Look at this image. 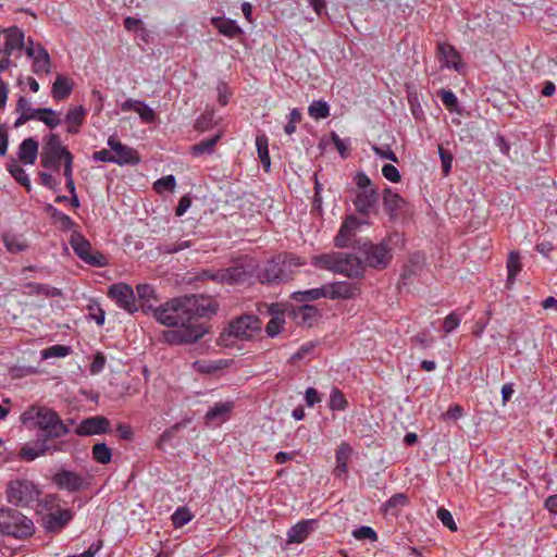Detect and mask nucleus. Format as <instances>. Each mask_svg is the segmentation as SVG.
<instances>
[{
    "instance_id": "1",
    "label": "nucleus",
    "mask_w": 557,
    "mask_h": 557,
    "mask_svg": "<svg viewBox=\"0 0 557 557\" xmlns=\"http://www.w3.org/2000/svg\"><path fill=\"white\" fill-rule=\"evenodd\" d=\"M218 311V304L210 297L190 295L176 297L158 306L153 318L162 325L173 327L162 333L171 345L190 344L203 337L208 329L200 320L210 319Z\"/></svg>"
},
{
    "instance_id": "2",
    "label": "nucleus",
    "mask_w": 557,
    "mask_h": 557,
    "mask_svg": "<svg viewBox=\"0 0 557 557\" xmlns=\"http://www.w3.org/2000/svg\"><path fill=\"white\" fill-rule=\"evenodd\" d=\"M21 423L29 430H38L40 438L48 443L64 441L70 433L69 425L59 413L46 406H29L20 417Z\"/></svg>"
},
{
    "instance_id": "3",
    "label": "nucleus",
    "mask_w": 557,
    "mask_h": 557,
    "mask_svg": "<svg viewBox=\"0 0 557 557\" xmlns=\"http://www.w3.org/2000/svg\"><path fill=\"white\" fill-rule=\"evenodd\" d=\"M312 263L317 268L343 274L347 277L359 278L364 274L361 258L352 253L332 251L314 256Z\"/></svg>"
},
{
    "instance_id": "4",
    "label": "nucleus",
    "mask_w": 557,
    "mask_h": 557,
    "mask_svg": "<svg viewBox=\"0 0 557 557\" xmlns=\"http://www.w3.org/2000/svg\"><path fill=\"white\" fill-rule=\"evenodd\" d=\"M0 532L18 540L28 539L35 533V524L21 511L13 508L0 509Z\"/></svg>"
},
{
    "instance_id": "5",
    "label": "nucleus",
    "mask_w": 557,
    "mask_h": 557,
    "mask_svg": "<svg viewBox=\"0 0 557 557\" xmlns=\"http://www.w3.org/2000/svg\"><path fill=\"white\" fill-rule=\"evenodd\" d=\"M358 251L361 255L363 271L366 268L385 270L393 259V249L387 240L377 244L366 240L358 246Z\"/></svg>"
},
{
    "instance_id": "6",
    "label": "nucleus",
    "mask_w": 557,
    "mask_h": 557,
    "mask_svg": "<svg viewBox=\"0 0 557 557\" xmlns=\"http://www.w3.org/2000/svg\"><path fill=\"white\" fill-rule=\"evenodd\" d=\"M70 441H55L53 443H48L45 440L38 437L36 442L26 443L22 446V448L18 451V458L21 460L29 462L47 455L66 453L70 450Z\"/></svg>"
},
{
    "instance_id": "7",
    "label": "nucleus",
    "mask_w": 557,
    "mask_h": 557,
    "mask_svg": "<svg viewBox=\"0 0 557 557\" xmlns=\"http://www.w3.org/2000/svg\"><path fill=\"white\" fill-rule=\"evenodd\" d=\"M72 154L61 143L60 136L50 133L46 138L41 150V165L50 170H59L61 161Z\"/></svg>"
},
{
    "instance_id": "8",
    "label": "nucleus",
    "mask_w": 557,
    "mask_h": 557,
    "mask_svg": "<svg viewBox=\"0 0 557 557\" xmlns=\"http://www.w3.org/2000/svg\"><path fill=\"white\" fill-rule=\"evenodd\" d=\"M3 42H0V72L7 71L12 62L10 57L15 50H22L25 46V34L16 26L2 32Z\"/></svg>"
},
{
    "instance_id": "9",
    "label": "nucleus",
    "mask_w": 557,
    "mask_h": 557,
    "mask_svg": "<svg viewBox=\"0 0 557 557\" xmlns=\"http://www.w3.org/2000/svg\"><path fill=\"white\" fill-rule=\"evenodd\" d=\"M7 495L11 504L27 507L38 500L40 491L29 480H16L9 483Z\"/></svg>"
},
{
    "instance_id": "10",
    "label": "nucleus",
    "mask_w": 557,
    "mask_h": 557,
    "mask_svg": "<svg viewBox=\"0 0 557 557\" xmlns=\"http://www.w3.org/2000/svg\"><path fill=\"white\" fill-rule=\"evenodd\" d=\"M70 244L74 252L84 262L96 267L107 265V258L102 253L94 251L90 243L82 234L74 232L71 235Z\"/></svg>"
},
{
    "instance_id": "11",
    "label": "nucleus",
    "mask_w": 557,
    "mask_h": 557,
    "mask_svg": "<svg viewBox=\"0 0 557 557\" xmlns=\"http://www.w3.org/2000/svg\"><path fill=\"white\" fill-rule=\"evenodd\" d=\"M261 329V321L257 315L248 314L234 320L228 326V336L240 341L251 339Z\"/></svg>"
},
{
    "instance_id": "12",
    "label": "nucleus",
    "mask_w": 557,
    "mask_h": 557,
    "mask_svg": "<svg viewBox=\"0 0 557 557\" xmlns=\"http://www.w3.org/2000/svg\"><path fill=\"white\" fill-rule=\"evenodd\" d=\"M52 483L59 490H65L69 493H76L82 490H85L88 486V480L81 473L60 469L52 476Z\"/></svg>"
},
{
    "instance_id": "13",
    "label": "nucleus",
    "mask_w": 557,
    "mask_h": 557,
    "mask_svg": "<svg viewBox=\"0 0 557 557\" xmlns=\"http://www.w3.org/2000/svg\"><path fill=\"white\" fill-rule=\"evenodd\" d=\"M108 296L115 301L119 308L128 313L138 311L134 289L126 283H116L109 287Z\"/></svg>"
},
{
    "instance_id": "14",
    "label": "nucleus",
    "mask_w": 557,
    "mask_h": 557,
    "mask_svg": "<svg viewBox=\"0 0 557 557\" xmlns=\"http://www.w3.org/2000/svg\"><path fill=\"white\" fill-rule=\"evenodd\" d=\"M73 517L74 512L71 509L59 508L44 516L42 527L47 533H58L69 524Z\"/></svg>"
},
{
    "instance_id": "15",
    "label": "nucleus",
    "mask_w": 557,
    "mask_h": 557,
    "mask_svg": "<svg viewBox=\"0 0 557 557\" xmlns=\"http://www.w3.org/2000/svg\"><path fill=\"white\" fill-rule=\"evenodd\" d=\"M26 55L32 59V70L35 74H49L51 72V58L48 50L39 42L37 47H26Z\"/></svg>"
},
{
    "instance_id": "16",
    "label": "nucleus",
    "mask_w": 557,
    "mask_h": 557,
    "mask_svg": "<svg viewBox=\"0 0 557 557\" xmlns=\"http://www.w3.org/2000/svg\"><path fill=\"white\" fill-rule=\"evenodd\" d=\"M286 260H281V256L268 261L263 270L259 273L261 283H278L288 278L286 273Z\"/></svg>"
},
{
    "instance_id": "17",
    "label": "nucleus",
    "mask_w": 557,
    "mask_h": 557,
    "mask_svg": "<svg viewBox=\"0 0 557 557\" xmlns=\"http://www.w3.org/2000/svg\"><path fill=\"white\" fill-rule=\"evenodd\" d=\"M108 432H110V421L103 416L86 418L75 429V433L79 436H91Z\"/></svg>"
},
{
    "instance_id": "18",
    "label": "nucleus",
    "mask_w": 557,
    "mask_h": 557,
    "mask_svg": "<svg viewBox=\"0 0 557 557\" xmlns=\"http://www.w3.org/2000/svg\"><path fill=\"white\" fill-rule=\"evenodd\" d=\"M108 146L114 152L115 161L117 164H137L140 161V158L137 154V151L128 146L123 145L120 140H117L114 136H110L108 139Z\"/></svg>"
},
{
    "instance_id": "19",
    "label": "nucleus",
    "mask_w": 557,
    "mask_h": 557,
    "mask_svg": "<svg viewBox=\"0 0 557 557\" xmlns=\"http://www.w3.org/2000/svg\"><path fill=\"white\" fill-rule=\"evenodd\" d=\"M360 224L361 222L355 215H348L334 238L335 246L338 248L347 247L356 235Z\"/></svg>"
},
{
    "instance_id": "20",
    "label": "nucleus",
    "mask_w": 557,
    "mask_h": 557,
    "mask_svg": "<svg viewBox=\"0 0 557 557\" xmlns=\"http://www.w3.org/2000/svg\"><path fill=\"white\" fill-rule=\"evenodd\" d=\"M136 292L143 311H150L153 314V310L158 308L156 305L159 301L154 287L147 283L138 284L136 286Z\"/></svg>"
},
{
    "instance_id": "21",
    "label": "nucleus",
    "mask_w": 557,
    "mask_h": 557,
    "mask_svg": "<svg viewBox=\"0 0 557 557\" xmlns=\"http://www.w3.org/2000/svg\"><path fill=\"white\" fill-rule=\"evenodd\" d=\"M379 200V194L375 188H369L368 190H358L356 198L354 199V206L356 210L364 215H368L371 209L375 206Z\"/></svg>"
},
{
    "instance_id": "22",
    "label": "nucleus",
    "mask_w": 557,
    "mask_h": 557,
    "mask_svg": "<svg viewBox=\"0 0 557 557\" xmlns=\"http://www.w3.org/2000/svg\"><path fill=\"white\" fill-rule=\"evenodd\" d=\"M352 455V447L347 442H342L336 449V466L333 470L335 476H343L347 474L348 462Z\"/></svg>"
},
{
    "instance_id": "23",
    "label": "nucleus",
    "mask_w": 557,
    "mask_h": 557,
    "mask_svg": "<svg viewBox=\"0 0 557 557\" xmlns=\"http://www.w3.org/2000/svg\"><path fill=\"white\" fill-rule=\"evenodd\" d=\"M313 523H315V520L310 519V520H301L298 523H296L295 525H293L287 532V543L288 544L302 543L310 534Z\"/></svg>"
},
{
    "instance_id": "24",
    "label": "nucleus",
    "mask_w": 557,
    "mask_h": 557,
    "mask_svg": "<svg viewBox=\"0 0 557 557\" xmlns=\"http://www.w3.org/2000/svg\"><path fill=\"white\" fill-rule=\"evenodd\" d=\"M269 313L271 314V319L265 326V332L268 336L274 337L276 336L285 323L284 311L281 309L278 304H272L269 307Z\"/></svg>"
},
{
    "instance_id": "25",
    "label": "nucleus",
    "mask_w": 557,
    "mask_h": 557,
    "mask_svg": "<svg viewBox=\"0 0 557 557\" xmlns=\"http://www.w3.org/2000/svg\"><path fill=\"white\" fill-rule=\"evenodd\" d=\"M323 286L325 298L329 299H349L355 294L352 286L346 282H336Z\"/></svg>"
},
{
    "instance_id": "26",
    "label": "nucleus",
    "mask_w": 557,
    "mask_h": 557,
    "mask_svg": "<svg viewBox=\"0 0 557 557\" xmlns=\"http://www.w3.org/2000/svg\"><path fill=\"white\" fill-rule=\"evenodd\" d=\"M18 159L24 164H34L38 154V141L29 137L24 139L18 147Z\"/></svg>"
},
{
    "instance_id": "27",
    "label": "nucleus",
    "mask_w": 557,
    "mask_h": 557,
    "mask_svg": "<svg viewBox=\"0 0 557 557\" xmlns=\"http://www.w3.org/2000/svg\"><path fill=\"white\" fill-rule=\"evenodd\" d=\"M211 23L222 35L228 38H236L243 34V29L234 20L218 16L212 17Z\"/></svg>"
},
{
    "instance_id": "28",
    "label": "nucleus",
    "mask_w": 557,
    "mask_h": 557,
    "mask_svg": "<svg viewBox=\"0 0 557 557\" xmlns=\"http://www.w3.org/2000/svg\"><path fill=\"white\" fill-rule=\"evenodd\" d=\"M73 90V82L62 74H58L52 84L51 96L54 100L66 99Z\"/></svg>"
},
{
    "instance_id": "29",
    "label": "nucleus",
    "mask_w": 557,
    "mask_h": 557,
    "mask_svg": "<svg viewBox=\"0 0 557 557\" xmlns=\"http://www.w3.org/2000/svg\"><path fill=\"white\" fill-rule=\"evenodd\" d=\"M318 315L319 311L312 305H302L293 310L294 320L301 325L311 326Z\"/></svg>"
},
{
    "instance_id": "30",
    "label": "nucleus",
    "mask_w": 557,
    "mask_h": 557,
    "mask_svg": "<svg viewBox=\"0 0 557 557\" xmlns=\"http://www.w3.org/2000/svg\"><path fill=\"white\" fill-rule=\"evenodd\" d=\"M249 273L242 265H235L227 269H222L220 278L226 284H238L245 282Z\"/></svg>"
},
{
    "instance_id": "31",
    "label": "nucleus",
    "mask_w": 557,
    "mask_h": 557,
    "mask_svg": "<svg viewBox=\"0 0 557 557\" xmlns=\"http://www.w3.org/2000/svg\"><path fill=\"white\" fill-rule=\"evenodd\" d=\"M86 114V110L83 106H78L75 108L69 109L65 115V123L67 124V133L76 134L79 131V126L82 125L84 117Z\"/></svg>"
},
{
    "instance_id": "32",
    "label": "nucleus",
    "mask_w": 557,
    "mask_h": 557,
    "mask_svg": "<svg viewBox=\"0 0 557 557\" xmlns=\"http://www.w3.org/2000/svg\"><path fill=\"white\" fill-rule=\"evenodd\" d=\"M438 52H440L441 57L444 59L445 65L447 67H453L456 71L460 70V67L462 65L461 58H460L459 53L457 52V50L453 46L446 45V44H440Z\"/></svg>"
},
{
    "instance_id": "33",
    "label": "nucleus",
    "mask_w": 557,
    "mask_h": 557,
    "mask_svg": "<svg viewBox=\"0 0 557 557\" xmlns=\"http://www.w3.org/2000/svg\"><path fill=\"white\" fill-rule=\"evenodd\" d=\"M233 401L215 403L214 406L207 411L205 419L208 422L215 420H225L233 410Z\"/></svg>"
},
{
    "instance_id": "34",
    "label": "nucleus",
    "mask_w": 557,
    "mask_h": 557,
    "mask_svg": "<svg viewBox=\"0 0 557 557\" xmlns=\"http://www.w3.org/2000/svg\"><path fill=\"white\" fill-rule=\"evenodd\" d=\"M508 276L507 285H512L516 281L517 275L522 270V263L520 253L518 251H510L506 263Z\"/></svg>"
},
{
    "instance_id": "35",
    "label": "nucleus",
    "mask_w": 557,
    "mask_h": 557,
    "mask_svg": "<svg viewBox=\"0 0 557 557\" xmlns=\"http://www.w3.org/2000/svg\"><path fill=\"white\" fill-rule=\"evenodd\" d=\"M404 202V199L397 193H394L391 188H386L384 190L383 205L389 215H395Z\"/></svg>"
},
{
    "instance_id": "36",
    "label": "nucleus",
    "mask_w": 557,
    "mask_h": 557,
    "mask_svg": "<svg viewBox=\"0 0 557 557\" xmlns=\"http://www.w3.org/2000/svg\"><path fill=\"white\" fill-rule=\"evenodd\" d=\"M221 138V134H216L210 138L203 139L196 145L190 147V153L194 157H199L202 154H211L214 151V147Z\"/></svg>"
},
{
    "instance_id": "37",
    "label": "nucleus",
    "mask_w": 557,
    "mask_h": 557,
    "mask_svg": "<svg viewBox=\"0 0 557 557\" xmlns=\"http://www.w3.org/2000/svg\"><path fill=\"white\" fill-rule=\"evenodd\" d=\"M268 137L262 134L258 135L256 137V146H257V152L258 157L262 163L263 169L268 172L271 166V159L269 154V148H268Z\"/></svg>"
},
{
    "instance_id": "38",
    "label": "nucleus",
    "mask_w": 557,
    "mask_h": 557,
    "mask_svg": "<svg viewBox=\"0 0 557 557\" xmlns=\"http://www.w3.org/2000/svg\"><path fill=\"white\" fill-rule=\"evenodd\" d=\"M92 458L96 462L107 465L111 461L112 450L106 443H97L92 446Z\"/></svg>"
},
{
    "instance_id": "39",
    "label": "nucleus",
    "mask_w": 557,
    "mask_h": 557,
    "mask_svg": "<svg viewBox=\"0 0 557 557\" xmlns=\"http://www.w3.org/2000/svg\"><path fill=\"white\" fill-rule=\"evenodd\" d=\"M36 112L37 119L50 128H55L61 123L57 112L50 108H39Z\"/></svg>"
},
{
    "instance_id": "40",
    "label": "nucleus",
    "mask_w": 557,
    "mask_h": 557,
    "mask_svg": "<svg viewBox=\"0 0 557 557\" xmlns=\"http://www.w3.org/2000/svg\"><path fill=\"white\" fill-rule=\"evenodd\" d=\"M348 407L345 395L337 388L333 387L330 394L329 408L333 411H344Z\"/></svg>"
},
{
    "instance_id": "41",
    "label": "nucleus",
    "mask_w": 557,
    "mask_h": 557,
    "mask_svg": "<svg viewBox=\"0 0 557 557\" xmlns=\"http://www.w3.org/2000/svg\"><path fill=\"white\" fill-rule=\"evenodd\" d=\"M320 298H325L324 286L292 294V299L296 301H311Z\"/></svg>"
},
{
    "instance_id": "42",
    "label": "nucleus",
    "mask_w": 557,
    "mask_h": 557,
    "mask_svg": "<svg viewBox=\"0 0 557 557\" xmlns=\"http://www.w3.org/2000/svg\"><path fill=\"white\" fill-rule=\"evenodd\" d=\"M308 113L314 120L326 119L330 115V107L325 101H313L308 108Z\"/></svg>"
},
{
    "instance_id": "43",
    "label": "nucleus",
    "mask_w": 557,
    "mask_h": 557,
    "mask_svg": "<svg viewBox=\"0 0 557 557\" xmlns=\"http://www.w3.org/2000/svg\"><path fill=\"white\" fill-rule=\"evenodd\" d=\"M47 211L51 213L52 219L58 222L63 230H71L74 226V221L53 206L48 205Z\"/></svg>"
},
{
    "instance_id": "44",
    "label": "nucleus",
    "mask_w": 557,
    "mask_h": 557,
    "mask_svg": "<svg viewBox=\"0 0 557 557\" xmlns=\"http://www.w3.org/2000/svg\"><path fill=\"white\" fill-rule=\"evenodd\" d=\"M8 170L16 182L24 186L28 191L30 190V180L21 165L12 163L9 165Z\"/></svg>"
},
{
    "instance_id": "45",
    "label": "nucleus",
    "mask_w": 557,
    "mask_h": 557,
    "mask_svg": "<svg viewBox=\"0 0 557 557\" xmlns=\"http://www.w3.org/2000/svg\"><path fill=\"white\" fill-rule=\"evenodd\" d=\"M174 528H182L193 519V515L187 507L177 508L171 517Z\"/></svg>"
},
{
    "instance_id": "46",
    "label": "nucleus",
    "mask_w": 557,
    "mask_h": 557,
    "mask_svg": "<svg viewBox=\"0 0 557 557\" xmlns=\"http://www.w3.org/2000/svg\"><path fill=\"white\" fill-rule=\"evenodd\" d=\"M3 242L10 252H20L27 247L24 239L11 234H4Z\"/></svg>"
},
{
    "instance_id": "47",
    "label": "nucleus",
    "mask_w": 557,
    "mask_h": 557,
    "mask_svg": "<svg viewBox=\"0 0 557 557\" xmlns=\"http://www.w3.org/2000/svg\"><path fill=\"white\" fill-rule=\"evenodd\" d=\"M71 348L69 346L64 345H53L50 346L41 351L42 359H49V358H63L70 355Z\"/></svg>"
},
{
    "instance_id": "48",
    "label": "nucleus",
    "mask_w": 557,
    "mask_h": 557,
    "mask_svg": "<svg viewBox=\"0 0 557 557\" xmlns=\"http://www.w3.org/2000/svg\"><path fill=\"white\" fill-rule=\"evenodd\" d=\"M175 186L176 180L173 175L163 176L153 184L154 190L159 194L165 190L173 191Z\"/></svg>"
},
{
    "instance_id": "49",
    "label": "nucleus",
    "mask_w": 557,
    "mask_h": 557,
    "mask_svg": "<svg viewBox=\"0 0 557 557\" xmlns=\"http://www.w3.org/2000/svg\"><path fill=\"white\" fill-rule=\"evenodd\" d=\"M352 536L359 541L370 540L372 542H375L377 540L376 532L371 527H368V525H362L358 529H355L352 531Z\"/></svg>"
},
{
    "instance_id": "50",
    "label": "nucleus",
    "mask_w": 557,
    "mask_h": 557,
    "mask_svg": "<svg viewBox=\"0 0 557 557\" xmlns=\"http://www.w3.org/2000/svg\"><path fill=\"white\" fill-rule=\"evenodd\" d=\"M437 518L440 519V521L446 527L448 528L450 531H457V524L453 518V515L450 513V511L446 508H438L437 509Z\"/></svg>"
},
{
    "instance_id": "51",
    "label": "nucleus",
    "mask_w": 557,
    "mask_h": 557,
    "mask_svg": "<svg viewBox=\"0 0 557 557\" xmlns=\"http://www.w3.org/2000/svg\"><path fill=\"white\" fill-rule=\"evenodd\" d=\"M136 113L139 115L143 122L145 123H152L154 122L157 115L154 111L145 102H140L139 106L136 108Z\"/></svg>"
},
{
    "instance_id": "52",
    "label": "nucleus",
    "mask_w": 557,
    "mask_h": 557,
    "mask_svg": "<svg viewBox=\"0 0 557 557\" xmlns=\"http://www.w3.org/2000/svg\"><path fill=\"white\" fill-rule=\"evenodd\" d=\"M301 120V113L298 109H293L288 115V122L284 127V132L287 135H292L296 132V125Z\"/></svg>"
},
{
    "instance_id": "53",
    "label": "nucleus",
    "mask_w": 557,
    "mask_h": 557,
    "mask_svg": "<svg viewBox=\"0 0 557 557\" xmlns=\"http://www.w3.org/2000/svg\"><path fill=\"white\" fill-rule=\"evenodd\" d=\"M460 317L456 312H450L444 320L443 329L446 334L451 333L460 324Z\"/></svg>"
},
{
    "instance_id": "54",
    "label": "nucleus",
    "mask_w": 557,
    "mask_h": 557,
    "mask_svg": "<svg viewBox=\"0 0 557 557\" xmlns=\"http://www.w3.org/2000/svg\"><path fill=\"white\" fill-rule=\"evenodd\" d=\"M382 174L392 183H398L401 178L399 171L393 164H384L382 168Z\"/></svg>"
},
{
    "instance_id": "55",
    "label": "nucleus",
    "mask_w": 557,
    "mask_h": 557,
    "mask_svg": "<svg viewBox=\"0 0 557 557\" xmlns=\"http://www.w3.org/2000/svg\"><path fill=\"white\" fill-rule=\"evenodd\" d=\"M315 347V343L308 342L304 344L294 355H292L290 360L293 362L299 361L306 356L310 355Z\"/></svg>"
},
{
    "instance_id": "56",
    "label": "nucleus",
    "mask_w": 557,
    "mask_h": 557,
    "mask_svg": "<svg viewBox=\"0 0 557 557\" xmlns=\"http://www.w3.org/2000/svg\"><path fill=\"white\" fill-rule=\"evenodd\" d=\"M89 318L94 320L99 326L103 325L106 319L104 310L99 306H89Z\"/></svg>"
},
{
    "instance_id": "57",
    "label": "nucleus",
    "mask_w": 557,
    "mask_h": 557,
    "mask_svg": "<svg viewBox=\"0 0 557 557\" xmlns=\"http://www.w3.org/2000/svg\"><path fill=\"white\" fill-rule=\"evenodd\" d=\"M190 247L189 240H184L177 244H163L160 250L164 253H176L183 249Z\"/></svg>"
},
{
    "instance_id": "58",
    "label": "nucleus",
    "mask_w": 557,
    "mask_h": 557,
    "mask_svg": "<svg viewBox=\"0 0 557 557\" xmlns=\"http://www.w3.org/2000/svg\"><path fill=\"white\" fill-rule=\"evenodd\" d=\"M441 100L443 104L449 110H454L458 103L457 97L451 90H442Z\"/></svg>"
},
{
    "instance_id": "59",
    "label": "nucleus",
    "mask_w": 557,
    "mask_h": 557,
    "mask_svg": "<svg viewBox=\"0 0 557 557\" xmlns=\"http://www.w3.org/2000/svg\"><path fill=\"white\" fill-rule=\"evenodd\" d=\"M408 504V497L403 494V493H398V494H394L386 503H385V507L386 508H396V507H404Z\"/></svg>"
},
{
    "instance_id": "60",
    "label": "nucleus",
    "mask_w": 557,
    "mask_h": 557,
    "mask_svg": "<svg viewBox=\"0 0 557 557\" xmlns=\"http://www.w3.org/2000/svg\"><path fill=\"white\" fill-rule=\"evenodd\" d=\"M106 360L107 359L102 352H97L94 357L91 364H90V373L91 374L100 373L104 368Z\"/></svg>"
},
{
    "instance_id": "61",
    "label": "nucleus",
    "mask_w": 557,
    "mask_h": 557,
    "mask_svg": "<svg viewBox=\"0 0 557 557\" xmlns=\"http://www.w3.org/2000/svg\"><path fill=\"white\" fill-rule=\"evenodd\" d=\"M92 159L95 161H100V162L116 163L115 156L110 150H107V149L95 151L92 153Z\"/></svg>"
},
{
    "instance_id": "62",
    "label": "nucleus",
    "mask_w": 557,
    "mask_h": 557,
    "mask_svg": "<svg viewBox=\"0 0 557 557\" xmlns=\"http://www.w3.org/2000/svg\"><path fill=\"white\" fill-rule=\"evenodd\" d=\"M17 111L21 113L25 112L33 115V119H37V109L30 107V102L25 97H20L16 106Z\"/></svg>"
},
{
    "instance_id": "63",
    "label": "nucleus",
    "mask_w": 557,
    "mask_h": 557,
    "mask_svg": "<svg viewBox=\"0 0 557 557\" xmlns=\"http://www.w3.org/2000/svg\"><path fill=\"white\" fill-rule=\"evenodd\" d=\"M355 183L359 190H368L369 188H372L370 177L363 172H358L356 174Z\"/></svg>"
},
{
    "instance_id": "64",
    "label": "nucleus",
    "mask_w": 557,
    "mask_h": 557,
    "mask_svg": "<svg viewBox=\"0 0 557 557\" xmlns=\"http://www.w3.org/2000/svg\"><path fill=\"white\" fill-rule=\"evenodd\" d=\"M441 161H442V168L445 175H447L450 172L451 163H453V157L451 154L440 147L438 149Z\"/></svg>"
}]
</instances>
